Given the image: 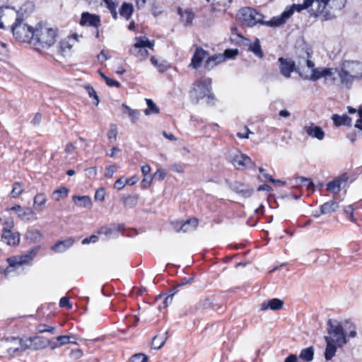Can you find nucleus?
<instances>
[{
	"label": "nucleus",
	"instance_id": "obj_1",
	"mask_svg": "<svg viewBox=\"0 0 362 362\" xmlns=\"http://www.w3.org/2000/svg\"><path fill=\"white\" fill-rule=\"evenodd\" d=\"M57 31L47 24L40 23L35 28L32 45L39 52L49 49L56 42Z\"/></svg>",
	"mask_w": 362,
	"mask_h": 362
},
{
	"label": "nucleus",
	"instance_id": "obj_2",
	"mask_svg": "<svg viewBox=\"0 0 362 362\" xmlns=\"http://www.w3.org/2000/svg\"><path fill=\"white\" fill-rule=\"evenodd\" d=\"M339 82L346 86L351 84L354 79L362 77V64L358 62L346 61L340 67L336 69Z\"/></svg>",
	"mask_w": 362,
	"mask_h": 362
},
{
	"label": "nucleus",
	"instance_id": "obj_3",
	"mask_svg": "<svg viewBox=\"0 0 362 362\" xmlns=\"http://www.w3.org/2000/svg\"><path fill=\"white\" fill-rule=\"evenodd\" d=\"M346 0H304L303 4L295 5L298 12L303 9L310 8V11L315 16L322 13L327 6L337 7L341 9L346 3Z\"/></svg>",
	"mask_w": 362,
	"mask_h": 362
},
{
	"label": "nucleus",
	"instance_id": "obj_4",
	"mask_svg": "<svg viewBox=\"0 0 362 362\" xmlns=\"http://www.w3.org/2000/svg\"><path fill=\"white\" fill-rule=\"evenodd\" d=\"M211 90V79L202 78L195 81L189 92L191 100L198 103L199 100L206 98V103H210L214 99Z\"/></svg>",
	"mask_w": 362,
	"mask_h": 362
},
{
	"label": "nucleus",
	"instance_id": "obj_5",
	"mask_svg": "<svg viewBox=\"0 0 362 362\" xmlns=\"http://www.w3.org/2000/svg\"><path fill=\"white\" fill-rule=\"evenodd\" d=\"M328 335L325 337V340L337 344L341 347L347 343L346 335L342 325L339 322H332L331 319L327 321Z\"/></svg>",
	"mask_w": 362,
	"mask_h": 362
},
{
	"label": "nucleus",
	"instance_id": "obj_6",
	"mask_svg": "<svg viewBox=\"0 0 362 362\" xmlns=\"http://www.w3.org/2000/svg\"><path fill=\"white\" fill-rule=\"evenodd\" d=\"M11 30L14 37L18 41L32 44L35 28L23 23V18L16 23H13Z\"/></svg>",
	"mask_w": 362,
	"mask_h": 362
},
{
	"label": "nucleus",
	"instance_id": "obj_7",
	"mask_svg": "<svg viewBox=\"0 0 362 362\" xmlns=\"http://www.w3.org/2000/svg\"><path fill=\"white\" fill-rule=\"evenodd\" d=\"M238 16L245 26L253 27L257 24L263 25L264 23V16L250 7L240 9Z\"/></svg>",
	"mask_w": 362,
	"mask_h": 362
},
{
	"label": "nucleus",
	"instance_id": "obj_8",
	"mask_svg": "<svg viewBox=\"0 0 362 362\" xmlns=\"http://www.w3.org/2000/svg\"><path fill=\"white\" fill-rule=\"evenodd\" d=\"M40 247H35L27 252L26 254L21 256H14L7 259L9 266L6 268L5 272L8 274L13 269H16L24 264H28L37 255Z\"/></svg>",
	"mask_w": 362,
	"mask_h": 362
},
{
	"label": "nucleus",
	"instance_id": "obj_9",
	"mask_svg": "<svg viewBox=\"0 0 362 362\" xmlns=\"http://www.w3.org/2000/svg\"><path fill=\"white\" fill-rule=\"evenodd\" d=\"M153 42H150L146 37H136V42L129 49V53L142 61L148 56L147 48L153 49Z\"/></svg>",
	"mask_w": 362,
	"mask_h": 362
},
{
	"label": "nucleus",
	"instance_id": "obj_10",
	"mask_svg": "<svg viewBox=\"0 0 362 362\" xmlns=\"http://www.w3.org/2000/svg\"><path fill=\"white\" fill-rule=\"evenodd\" d=\"M22 14L13 8H0V28H11L13 23L21 20Z\"/></svg>",
	"mask_w": 362,
	"mask_h": 362
},
{
	"label": "nucleus",
	"instance_id": "obj_11",
	"mask_svg": "<svg viewBox=\"0 0 362 362\" xmlns=\"http://www.w3.org/2000/svg\"><path fill=\"white\" fill-rule=\"evenodd\" d=\"M334 74V69L330 68H310L308 73H305L304 79L317 81L322 77H331Z\"/></svg>",
	"mask_w": 362,
	"mask_h": 362
},
{
	"label": "nucleus",
	"instance_id": "obj_12",
	"mask_svg": "<svg viewBox=\"0 0 362 362\" xmlns=\"http://www.w3.org/2000/svg\"><path fill=\"white\" fill-rule=\"evenodd\" d=\"M49 341L42 337L35 336L26 339V345L21 346L20 349L40 350L47 347Z\"/></svg>",
	"mask_w": 362,
	"mask_h": 362
},
{
	"label": "nucleus",
	"instance_id": "obj_13",
	"mask_svg": "<svg viewBox=\"0 0 362 362\" xmlns=\"http://www.w3.org/2000/svg\"><path fill=\"white\" fill-rule=\"evenodd\" d=\"M7 352L10 356H14L22 353L25 349H20L21 346L26 345V340L19 337H10L6 339Z\"/></svg>",
	"mask_w": 362,
	"mask_h": 362
},
{
	"label": "nucleus",
	"instance_id": "obj_14",
	"mask_svg": "<svg viewBox=\"0 0 362 362\" xmlns=\"http://www.w3.org/2000/svg\"><path fill=\"white\" fill-rule=\"evenodd\" d=\"M295 5L296 4L293 6L292 8L288 9L287 11H284L280 16H274L270 21H264L263 25H265L269 27H277L283 25L293 15V8L298 11L297 8L295 7Z\"/></svg>",
	"mask_w": 362,
	"mask_h": 362
},
{
	"label": "nucleus",
	"instance_id": "obj_15",
	"mask_svg": "<svg viewBox=\"0 0 362 362\" xmlns=\"http://www.w3.org/2000/svg\"><path fill=\"white\" fill-rule=\"evenodd\" d=\"M305 54L306 57H299L297 62V68L296 69L302 78H303L305 73H308L310 68L315 66V63L309 59V53L306 52Z\"/></svg>",
	"mask_w": 362,
	"mask_h": 362
},
{
	"label": "nucleus",
	"instance_id": "obj_16",
	"mask_svg": "<svg viewBox=\"0 0 362 362\" xmlns=\"http://www.w3.org/2000/svg\"><path fill=\"white\" fill-rule=\"evenodd\" d=\"M229 187L232 191L239 194L245 198L250 197L254 192L252 188H250L245 184L237 181L230 182Z\"/></svg>",
	"mask_w": 362,
	"mask_h": 362
},
{
	"label": "nucleus",
	"instance_id": "obj_17",
	"mask_svg": "<svg viewBox=\"0 0 362 362\" xmlns=\"http://www.w3.org/2000/svg\"><path fill=\"white\" fill-rule=\"evenodd\" d=\"M303 132L306 133L309 136L315 138L318 140H322L325 137V132L322 129L315 125L314 123H310L309 124L303 127Z\"/></svg>",
	"mask_w": 362,
	"mask_h": 362
},
{
	"label": "nucleus",
	"instance_id": "obj_18",
	"mask_svg": "<svg viewBox=\"0 0 362 362\" xmlns=\"http://www.w3.org/2000/svg\"><path fill=\"white\" fill-rule=\"evenodd\" d=\"M232 163L237 168L240 167H250L252 165V160L247 155L238 152L233 156Z\"/></svg>",
	"mask_w": 362,
	"mask_h": 362
},
{
	"label": "nucleus",
	"instance_id": "obj_19",
	"mask_svg": "<svg viewBox=\"0 0 362 362\" xmlns=\"http://www.w3.org/2000/svg\"><path fill=\"white\" fill-rule=\"evenodd\" d=\"M280 62V72L286 78L291 76V73L293 72L295 69V62L292 60L285 59L283 57L279 59Z\"/></svg>",
	"mask_w": 362,
	"mask_h": 362
},
{
	"label": "nucleus",
	"instance_id": "obj_20",
	"mask_svg": "<svg viewBox=\"0 0 362 362\" xmlns=\"http://www.w3.org/2000/svg\"><path fill=\"white\" fill-rule=\"evenodd\" d=\"M21 240L20 233H13L11 230H6L2 233L1 240L8 245H17Z\"/></svg>",
	"mask_w": 362,
	"mask_h": 362
},
{
	"label": "nucleus",
	"instance_id": "obj_21",
	"mask_svg": "<svg viewBox=\"0 0 362 362\" xmlns=\"http://www.w3.org/2000/svg\"><path fill=\"white\" fill-rule=\"evenodd\" d=\"M100 17L95 14L83 12L81 15V25L97 28L100 24Z\"/></svg>",
	"mask_w": 362,
	"mask_h": 362
},
{
	"label": "nucleus",
	"instance_id": "obj_22",
	"mask_svg": "<svg viewBox=\"0 0 362 362\" xmlns=\"http://www.w3.org/2000/svg\"><path fill=\"white\" fill-rule=\"evenodd\" d=\"M208 55V53L206 51L203 49L201 47H197L195 49V52L194 53V55L192 58L190 66H192L194 69H198L203 59L206 57Z\"/></svg>",
	"mask_w": 362,
	"mask_h": 362
},
{
	"label": "nucleus",
	"instance_id": "obj_23",
	"mask_svg": "<svg viewBox=\"0 0 362 362\" xmlns=\"http://www.w3.org/2000/svg\"><path fill=\"white\" fill-rule=\"evenodd\" d=\"M284 302L279 298H273L268 301L263 302L260 305V310L264 311L267 309L279 310L283 308Z\"/></svg>",
	"mask_w": 362,
	"mask_h": 362
},
{
	"label": "nucleus",
	"instance_id": "obj_24",
	"mask_svg": "<svg viewBox=\"0 0 362 362\" xmlns=\"http://www.w3.org/2000/svg\"><path fill=\"white\" fill-rule=\"evenodd\" d=\"M74 241L75 240L73 238H69L66 240H59L52 247V249L55 252H63L71 247L74 243Z\"/></svg>",
	"mask_w": 362,
	"mask_h": 362
},
{
	"label": "nucleus",
	"instance_id": "obj_25",
	"mask_svg": "<svg viewBox=\"0 0 362 362\" xmlns=\"http://www.w3.org/2000/svg\"><path fill=\"white\" fill-rule=\"evenodd\" d=\"M19 218L25 222H30L37 220L36 213L30 207L24 209L18 214Z\"/></svg>",
	"mask_w": 362,
	"mask_h": 362
},
{
	"label": "nucleus",
	"instance_id": "obj_26",
	"mask_svg": "<svg viewBox=\"0 0 362 362\" xmlns=\"http://www.w3.org/2000/svg\"><path fill=\"white\" fill-rule=\"evenodd\" d=\"M72 200L79 207L90 208L92 206L91 199L88 196H76L72 197Z\"/></svg>",
	"mask_w": 362,
	"mask_h": 362
},
{
	"label": "nucleus",
	"instance_id": "obj_27",
	"mask_svg": "<svg viewBox=\"0 0 362 362\" xmlns=\"http://www.w3.org/2000/svg\"><path fill=\"white\" fill-rule=\"evenodd\" d=\"M197 225L198 220L197 218H190L183 223L180 228H177V226L175 228L177 231L182 230L183 232L186 233L194 230Z\"/></svg>",
	"mask_w": 362,
	"mask_h": 362
},
{
	"label": "nucleus",
	"instance_id": "obj_28",
	"mask_svg": "<svg viewBox=\"0 0 362 362\" xmlns=\"http://www.w3.org/2000/svg\"><path fill=\"white\" fill-rule=\"evenodd\" d=\"M223 61H224V57L223 55L215 54L212 57H209L206 59L204 66L208 70H210Z\"/></svg>",
	"mask_w": 362,
	"mask_h": 362
},
{
	"label": "nucleus",
	"instance_id": "obj_29",
	"mask_svg": "<svg viewBox=\"0 0 362 362\" xmlns=\"http://www.w3.org/2000/svg\"><path fill=\"white\" fill-rule=\"evenodd\" d=\"M334 124L336 126L346 125L351 126V118L346 115H333L332 117Z\"/></svg>",
	"mask_w": 362,
	"mask_h": 362
},
{
	"label": "nucleus",
	"instance_id": "obj_30",
	"mask_svg": "<svg viewBox=\"0 0 362 362\" xmlns=\"http://www.w3.org/2000/svg\"><path fill=\"white\" fill-rule=\"evenodd\" d=\"M325 341L327 345L325 351V358L326 361H329L335 356L337 348L339 346L334 343H331L330 341Z\"/></svg>",
	"mask_w": 362,
	"mask_h": 362
},
{
	"label": "nucleus",
	"instance_id": "obj_31",
	"mask_svg": "<svg viewBox=\"0 0 362 362\" xmlns=\"http://www.w3.org/2000/svg\"><path fill=\"white\" fill-rule=\"evenodd\" d=\"M339 207L337 202L330 201L325 203L320 206L321 214H326L335 211Z\"/></svg>",
	"mask_w": 362,
	"mask_h": 362
},
{
	"label": "nucleus",
	"instance_id": "obj_32",
	"mask_svg": "<svg viewBox=\"0 0 362 362\" xmlns=\"http://www.w3.org/2000/svg\"><path fill=\"white\" fill-rule=\"evenodd\" d=\"M248 49L259 58H262L264 56L259 40L257 38L255 39L254 42L249 45Z\"/></svg>",
	"mask_w": 362,
	"mask_h": 362
},
{
	"label": "nucleus",
	"instance_id": "obj_33",
	"mask_svg": "<svg viewBox=\"0 0 362 362\" xmlns=\"http://www.w3.org/2000/svg\"><path fill=\"white\" fill-rule=\"evenodd\" d=\"M42 237V233L38 230H29L25 234V238L28 240L32 243H38L40 241Z\"/></svg>",
	"mask_w": 362,
	"mask_h": 362
},
{
	"label": "nucleus",
	"instance_id": "obj_34",
	"mask_svg": "<svg viewBox=\"0 0 362 362\" xmlns=\"http://www.w3.org/2000/svg\"><path fill=\"white\" fill-rule=\"evenodd\" d=\"M294 186L298 187L299 185L303 184L305 186H306L308 189H314V184L311 179L307 178L305 177H296L294 178Z\"/></svg>",
	"mask_w": 362,
	"mask_h": 362
},
{
	"label": "nucleus",
	"instance_id": "obj_35",
	"mask_svg": "<svg viewBox=\"0 0 362 362\" xmlns=\"http://www.w3.org/2000/svg\"><path fill=\"white\" fill-rule=\"evenodd\" d=\"M151 64L156 67L158 71L165 72L169 67V64L165 60L159 61L155 57H151Z\"/></svg>",
	"mask_w": 362,
	"mask_h": 362
},
{
	"label": "nucleus",
	"instance_id": "obj_36",
	"mask_svg": "<svg viewBox=\"0 0 362 362\" xmlns=\"http://www.w3.org/2000/svg\"><path fill=\"white\" fill-rule=\"evenodd\" d=\"M178 13L180 16L182 22H183L185 25H188L192 23L194 15L191 11L188 9L182 11L181 8H179Z\"/></svg>",
	"mask_w": 362,
	"mask_h": 362
},
{
	"label": "nucleus",
	"instance_id": "obj_37",
	"mask_svg": "<svg viewBox=\"0 0 362 362\" xmlns=\"http://www.w3.org/2000/svg\"><path fill=\"white\" fill-rule=\"evenodd\" d=\"M122 107L125 110L127 113L133 123L138 121L140 117V112L138 110H133L125 104H122Z\"/></svg>",
	"mask_w": 362,
	"mask_h": 362
},
{
	"label": "nucleus",
	"instance_id": "obj_38",
	"mask_svg": "<svg viewBox=\"0 0 362 362\" xmlns=\"http://www.w3.org/2000/svg\"><path fill=\"white\" fill-rule=\"evenodd\" d=\"M168 332H165L163 336L156 335L152 339V346L156 349H160L165 343Z\"/></svg>",
	"mask_w": 362,
	"mask_h": 362
},
{
	"label": "nucleus",
	"instance_id": "obj_39",
	"mask_svg": "<svg viewBox=\"0 0 362 362\" xmlns=\"http://www.w3.org/2000/svg\"><path fill=\"white\" fill-rule=\"evenodd\" d=\"M69 189L65 187H62L59 189L53 192L52 199L54 201L59 202L60 199L67 197Z\"/></svg>",
	"mask_w": 362,
	"mask_h": 362
},
{
	"label": "nucleus",
	"instance_id": "obj_40",
	"mask_svg": "<svg viewBox=\"0 0 362 362\" xmlns=\"http://www.w3.org/2000/svg\"><path fill=\"white\" fill-rule=\"evenodd\" d=\"M345 180H342L341 179H337L332 182H329L327 185V189L332 193L337 194L341 190V184L342 182Z\"/></svg>",
	"mask_w": 362,
	"mask_h": 362
},
{
	"label": "nucleus",
	"instance_id": "obj_41",
	"mask_svg": "<svg viewBox=\"0 0 362 362\" xmlns=\"http://www.w3.org/2000/svg\"><path fill=\"white\" fill-rule=\"evenodd\" d=\"M146 105L148 107L144 110L146 115H150L152 114H158L160 110L158 107L153 103L151 99H146Z\"/></svg>",
	"mask_w": 362,
	"mask_h": 362
},
{
	"label": "nucleus",
	"instance_id": "obj_42",
	"mask_svg": "<svg viewBox=\"0 0 362 362\" xmlns=\"http://www.w3.org/2000/svg\"><path fill=\"white\" fill-rule=\"evenodd\" d=\"M133 13V6L130 4L124 3L120 9L119 13L122 16L125 18L126 19H129Z\"/></svg>",
	"mask_w": 362,
	"mask_h": 362
},
{
	"label": "nucleus",
	"instance_id": "obj_43",
	"mask_svg": "<svg viewBox=\"0 0 362 362\" xmlns=\"http://www.w3.org/2000/svg\"><path fill=\"white\" fill-rule=\"evenodd\" d=\"M314 349L312 346L303 349L300 358L306 361H311L313 358Z\"/></svg>",
	"mask_w": 362,
	"mask_h": 362
},
{
	"label": "nucleus",
	"instance_id": "obj_44",
	"mask_svg": "<svg viewBox=\"0 0 362 362\" xmlns=\"http://www.w3.org/2000/svg\"><path fill=\"white\" fill-rule=\"evenodd\" d=\"M122 200L125 206L132 208L137 204L138 195H129L123 197Z\"/></svg>",
	"mask_w": 362,
	"mask_h": 362
},
{
	"label": "nucleus",
	"instance_id": "obj_45",
	"mask_svg": "<svg viewBox=\"0 0 362 362\" xmlns=\"http://www.w3.org/2000/svg\"><path fill=\"white\" fill-rule=\"evenodd\" d=\"M232 0H213L212 6L214 10H221L227 8Z\"/></svg>",
	"mask_w": 362,
	"mask_h": 362
},
{
	"label": "nucleus",
	"instance_id": "obj_46",
	"mask_svg": "<svg viewBox=\"0 0 362 362\" xmlns=\"http://www.w3.org/2000/svg\"><path fill=\"white\" fill-rule=\"evenodd\" d=\"M47 202L46 195L44 193H38L34 197L35 206H43Z\"/></svg>",
	"mask_w": 362,
	"mask_h": 362
},
{
	"label": "nucleus",
	"instance_id": "obj_47",
	"mask_svg": "<svg viewBox=\"0 0 362 362\" xmlns=\"http://www.w3.org/2000/svg\"><path fill=\"white\" fill-rule=\"evenodd\" d=\"M23 192V187L19 182H15L13 185V189L11 192L13 198L18 197Z\"/></svg>",
	"mask_w": 362,
	"mask_h": 362
},
{
	"label": "nucleus",
	"instance_id": "obj_48",
	"mask_svg": "<svg viewBox=\"0 0 362 362\" xmlns=\"http://www.w3.org/2000/svg\"><path fill=\"white\" fill-rule=\"evenodd\" d=\"M71 338H74V337H72V336H66V335L59 336V337H57L58 345L59 346H62V345L67 344H69V343H74V344H76V342L71 341Z\"/></svg>",
	"mask_w": 362,
	"mask_h": 362
},
{
	"label": "nucleus",
	"instance_id": "obj_49",
	"mask_svg": "<svg viewBox=\"0 0 362 362\" xmlns=\"http://www.w3.org/2000/svg\"><path fill=\"white\" fill-rule=\"evenodd\" d=\"M117 127L115 124H111L110 125V129L107 133V137L109 139H114L115 141L117 139Z\"/></svg>",
	"mask_w": 362,
	"mask_h": 362
},
{
	"label": "nucleus",
	"instance_id": "obj_50",
	"mask_svg": "<svg viewBox=\"0 0 362 362\" xmlns=\"http://www.w3.org/2000/svg\"><path fill=\"white\" fill-rule=\"evenodd\" d=\"M148 360L147 356L144 354H136L132 356L131 362H146Z\"/></svg>",
	"mask_w": 362,
	"mask_h": 362
},
{
	"label": "nucleus",
	"instance_id": "obj_51",
	"mask_svg": "<svg viewBox=\"0 0 362 362\" xmlns=\"http://www.w3.org/2000/svg\"><path fill=\"white\" fill-rule=\"evenodd\" d=\"M345 329H349V332L347 333L348 337L351 338H354L356 336V331L355 327L350 324L349 322H346Z\"/></svg>",
	"mask_w": 362,
	"mask_h": 362
},
{
	"label": "nucleus",
	"instance_id": "obj_52",
	"mask_svg": "<svg viewBox=\"0 0 362 362\" xmlns=\"http://www.w3.org/2000/svg\"><path fill=\"white\" fill-rule=\"evenodd\" d=\"M86 90H87L88 95L90 98H93L95 100V105H98L99 103V99H98V97L97 93L95 91L94 88L91 86H86Z\"/></svg>",
	"mask_w": 362,
	"mask_h": 362
},
{
	"label": "nucleus",
	"instance_id": "obj_53",
	"mask_svg": "<svg viewBox=\"0 0 362 362\" xmlns=\"http://www.w3.org/2000/svg\"><path fill=\"white\" fill-rule=\"evenodd\" d=\"M105 194H106L105 189L103 187L100 188L98 190H96V192H95V200L102 202L105 199Z\"/></svg>",
	"mask_w": 362,
	"mask_h": 362
},
{
	"label": "nucleus",
	"instance_id": "obj_54",
	"mask_svg": "<svg viewBox=\"0 0 362 362\" xmlns=\"http://www.w3.org/2000/svg\"><path fill=\"white\" fill-rule=\"evenodd\" d=\"M117 170V166L116 165H110L106 168L105 176L107 177H112Z\"/></svg>",
	"mask_w": 362,
	"mask_h": 362
},
{
	"label": "nucleus",
	"instance_id": "obj_55",
	"mask_svg": "<svg viewBox=\"0 0 362 362\" xmlns=\"http://www.w3.org/2000/svg\"><path fill=\"white\" fill-rule=\"evenodd\" d=\"M127 185L124 177L119 178L114 185V187L118 190H121Z\"/></svg>",
	"mask_w": 362,
	"mask_h": 362
},
{
	"label": "nucleus",
	"instance_id": "obj_56",
	"mask_svg": "<svg viewBox=\"0 0 362 362\" xmlns=\"http://www.w3.org/2000/svg\"><path fill=\"white\" fill-rule=\"evenodd\" d=\"M59 305L60 307L66 308L69 310L72 308V305L70 303L69 299L67 297H63L60 299Z\"/></svg>",
	"mask_w": 362,
	"mask_h": 362
},
{
	"label": "nucleus",
	"instance_id": "obj_57",
	"mask_svg": "<svg viewBox=\"0 0 362 362\" xmlns=\"http://www.w3.org/2000/svg\"><path fill=\"white\" fill-rule=\"evenodd\" d=\"M171 169L174 172L182 173L184 172L185 165L182 163H174L172 165Z\"/></svg>",
	"mask_w": 362,
	"mask_h": 362
},
{
	"label": "nucleus",
	"instance_id": "obj_58",
	"mask_svg": "<svg viewBox=\"0 0 362 362\" xmlns=\"http://www.w3.org/2000/svg\"><path fill=\"white\" fill-rule=\"evenodd\" d=\"M238 52L237 49H226L224 52V55H223L224 57V60L227 58V59H230V58H233L235 56H236L238 54Z\"/></svg>",
	"mask_w": 362,
	"mask_h": 362
},
{
	"label": "nucleus",
	"instance_id": "obj_59",
	"mask_svg": "<svg viewBox=\"0 0 362 362\" xmlns=\"http://www.w3.org/2000/svg\"><path fill=\"white\" fill-rule=\"evenodd\" d=\"M86 175L89 178H93L97 175V169L95 167H92L86 169L85 170Z\"/></svg>",
	"mask_w": 362,
	"mask_h": 362
},
{
	"label": "nucleus",
	"instance_id": "obj_60",
	"mask_svg": "<svg viewBox=\"0 0 362 362\" xmlns=\"http://www.w3.org/2000/svg\"><path fill=\"white\" fill-rule=\"evenodd\" d=\"M82 356H83V352L79 349L72 350L70 353L71 358H72L73 359H75V360L81 358Z\"/></svg>",
	"mask_w": 362,
	"mask_h": 362
},
{
	"label": "nucleus",
	"instance_id": "obj_61",
	"mask_svg": "<svg viewBox=\"0 0 362 362\" xmlns=\"http://www.w3.org/2000/svg\"><path fill=\"white\" fill-rule=\"evenodd\" d=\"M4 226L3 229V233H4V231H6V230H11V228L13 227L14 223L11 218H8L5 221Z\"/></svg>",
	"mask_w": 362,
	"mask_h": 362
},
{
	"label": "nucleus",
	"instance_id": "obj_62",
	"mask_svg": "<svg viewBox=\"0 0 362 362\" xmlns=\"http://www.w3.org/2000/svg\"><path fill=\"white\" fill-rule=\"evenodd\" d=\"M249 134H252V132H250L247 127L245 126L244 127V132H238L237 133V136L241 139H248Z\"/></svg>",
	"mask_w": 362,
	"mask_h": 362
},
{
	"label": "nucleus",
	"instance_id": "obj_63",
	"mask_svg": "<svg viewBox=\"0 0 362 362\" xmlns=\"http://www.w3.org/2000/svg\"><path fill=\"white\" fill-rule=\"evenodd\" d=\"M105 83L110 87L119 88L120 86V83L117 81H115V79L109 78V77L107 78H106Z\"/></svg>",
	"mask_w": 362,
	"mask_h": 362
},
{
	"label": "nucleus",
	"instance_id": "obj_64",
	"mask_svg": "<svg viewBox=\"0 0 362 362\" xmlns=\"http://www.w3.org/2000/svg\"><path fill=\"white\" fill-rule=\"evenodd\" d=\"M152 14L157 16L163 13V9L158 5L153 4L151 9Z\"/></svg>",
	"mask_w": 362,
	"mask_h": 362
}]
</instances>
